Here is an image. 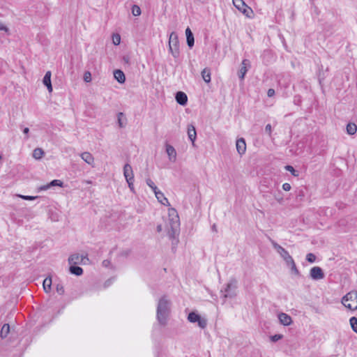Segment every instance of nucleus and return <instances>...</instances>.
Here are the masks:
<instances>
[{
    "instance_id": "f257e3e1",
    "label": "nucleus",
    "mask_w": 357,
    "mask_h": 357,
    "mask_svg": "<svg viewBox=\"0 0 357 357\" xmlns=\"http://www.w3.org/2000/svg\"><path fill=\"white\" fill-rule=\"evenodd\" d=\"M168 222L167 223V235L171 240H175L180 230V220L177 211L173 208L168 210Z\"/></svg>"
},
{
    "instance_id": "f03ea898",
    "label": "nucleus",
    "mask_w": 357,
    "mask_h": 357,
    "mask_svg": "<svg viewBox=\"0 0 357 357\" xmlns=\"http://www.w3.org/2000/svg\"><path fill=\"white\" fill-rule=\"evenodd\" d=\"M171 302L166 296L158 301L157 306V319L160 325L165 326L170 314Z\"/></svg>"
},
{
    "instance_id": "7ed1b4c3",
    "label": "nucleus",
    "mask_w": 357,
    "mask_h": 357,
    "mask_svg": "<svg viewBox=\"0 0 357 357\" xmlns=\"http://www.w3.org/2000/svg\"><path fill=\"white\" fill-rule=\"evenodd\" d=\"M342 303L350 310H357V291H352L347 293L342 298Z\"/></svg>"
},
{
    "instance_id": "20e7f679",
    "label": "nucleus",
    "mask_w": 357,
    "mask_h": 357,
    "mask_svg": "<svg viewBox=\"0 0 357 357\" xmlns=\"http://www.w3.org/2000/svg\"><path fill=\"white\" fill-rule=\"evenodd\" d=\"M169 48L172 56L176 58L179 55V43L178 36L175 32L171 33L169 39Z\"/></svg>"
},
{
    "instance_id": "39448f33",
    "label": "nucleus",
    "mask_w": 357,
    "mask_h": 357,
    "mask_svg": "<svg viewBox=\"0 0 357 357\" xmlns=\"http://www.w3.org/2000/svg\"><path fill=\"white\" fill-rule=\"evenodd\" d=\"M237 288L236 281L235 280H231L227 284L225 289L221 290V293L222 294V297L226 299L227 298H233L234 297L236 294V289Z\"/></svg>"
},
{
    "instance_id": "423d86ee",
    "label": "nucleus",
    "mask_w": 357,
    "mask_h": 357,
    "mask_svg": "<svg viewBox=\"0 0 357 357\" xmlns=\"http://www.w3.org/2000/svg\"><path fill=\"white\" fill-rule=\"evenodd\" d=\"M271 243L274 249L278 252L280 257L284 259L286 264L293 259L289 252L275 241L271 240Z\"/></svg>"
},
{
    "instance_id": "0eeeda50",
    "label": "nucleus",
    "mask_w": 357,
    "mask_h": 357,
    "mask_svg": "<svg viewBox=\"0 0 357 357\" xmlns=\"http://www.w3.org/2000/svg\"><path fill=\"white\" fill-rule=\"evenodd\" d=\"M310 277L314 280H320L324 278L325 274L321 268L314 266L310 271Z\"/></svg>"
},
{
    "instance_id": "6e6552de",
    "label": "nucleus",
    "mask_w": 357,
    "mask_h": 357,
    "mask_svg": "<svg viewBox=\"0 0 357 357\" xmlns=\"http://www.w3.org/2000/svg\"><path fill=\"white\" fill-rule=\"evenodd\" d=\"M250 68V61L248 59H243L241 63V68L238 71V77L243 80L245 77V75Z\"/></svg>"
},
{
    "instance_id": "1a4fd4ad",
    "label": "nucleus",
    "mask_w": 357,
    "mask_h": 357,
    "mask_svg": "<svg viewBox=\"0 0 357 357\" xmlns=\"http://www.w3.org/2000/svg\"><path fill=\"white\" fill-rule=\"evenodd\" d=\"M166 153L168 155L169 160L172 162H175L176 160V151L174 147L169 144L165 146Z\"/></svg>"
},
{
    "instance_id": "9d476101",
    "label": "nucleus",
    "mask_w": 357,
    "mask_h": 357,
    "mask_svg": "<svg viewBox=\"0 0 357 357\" xmlns=\"http://www.w3.org/2000/svg\"><path fill=\"white\" fill-rule=\"evenodd\" d=\"M123 175L126 181H129V180H134L132 168L128 163H126L123 167Z\"/></svg>"
},
{
    "instance_id": "9b49d317",
    "label": "nucleus",
    "mask_w": 357,
    "mask_h": 357,
    "mask_svg": "<svg viewBox=\"0 0 357 357\" xmlns=\"http://www.w3.org/2000/svg\"><path fill=\"white\" fill-rule=\"evenodd\" d=\"M236 146L238 153L241 155L245 153L246 151V144L243 138H240L236 140Z\"/></svg>"
},
{
    "instance_id": "f8f14e48",
    "label": "nucleus",
    "mask_w": 357,
    "mask_h": 357,
    "mask_svg": "<svg viewBox=\"0 0 357 357\" xmlns=\"http://www.w3.org/2000/svg\"><path fill=\"white\" fill-rule=\"evenodd\" d=\"M278 319L280 324L284 326H289L292 323L291 317L286 313H280L278 314Z\"/></svg>"
},
{
    "instance_id": "ddd939ff",
    "label": "nucleus",
    "mask_w": 357,
    "mask_h": 357,
    "mask_svg": "<svg viewBox=\"0 0 357 357\" xmlns=\"http://www.w3.org/2000/svg\"><path fill=\"white\" fill-rule=\"evenodd\" d=\"M175 98L176 102L181 105H185L188 102V97L184 92H177Z\"/></svg>"
},
{
    "instance_id": "4468645a",
    "label": "nucleus",
    "mask_w": 357,
    "mask_h": 357,
    "mask_svg": "<svg viewBox=\"0 0 357 357\" xmlns=\"http://www.w3.org/2000/svg\"><path fill=\"white\" fill-rule=\"evenodd\" d=\"M80 157L82 159L92 167L94 166V158L89 152H84L81 153Z\"/></svg>"
},
{
    "instance_id": "2eb2a0df",
    "label": "nucleus",
    "mask_w": 357,
    "mask_h": 357,
    "mask_svg": "<svg viewBox=\"0 0 357 357\" xmlns=\"http://www.w3.org/2000/svg\"><path fill=\"white\" fill-rule=\"evenodd\" d=\"M185 34H186L187 44L189 46V47L191 48L194 45L195 39H194V36L189 27H188L186 29Z\"/></svg>"
},
{
    "instance_id": "dca6fc26",
    "label": "nucleus",
    "mask_w": 357,
    "mask_h": 357,
    "mask_svg": "<svg viewBox=\"0 0 357 357\" xmlns=\"http://www.w3.org/2000/svg\"><path fill=\"white\" fill-rule=\"evenodd\" d=\"M155 197L158 200L159 202H160L163 205H169V203L168 202V199L165 197L164 194L158 190L154 192Z\"/></svg>"
},
{
    "instance_id": "f3484780",
    "label": "nucleus",
    "mask_w": 357,
    "mask_h": 357,
    "mask_svg": "<svg viewBox=\"0 0 357 357\" xmlns=\"http://www.w3.org/2000/svg\"><path fill=\"white\" fill-rule=\"evenodd\" d=\"M188 135L190 140L192 142V144L194 145L197 134L195 128L192 125H189L188 126Z\"/></svg>"
},
{
    "instance_id": "a211bd4d",
    "label": "nucleus",
    "mask_w": 357,
    "mask_h": 357,
    "mask_svg": "<svg viewBox=\"0 0 357 357\" xmlns=\"http://www.w3.org/2000/svg\"><path fill=\"white\" fill-rule=\"evenodd\" d=\"M114 78L117 80L118 82L123 84L126 81V77L123 72L121 70H115L114 71Z\"/></svg>"
},
{
    "instance_id": "6ab92c4d",
    "label": "nucleus",
    "mask_w": 357,
    "mask_h": 357,
    "mask_svg": "<svg viewBox=\"0 0 357 357\" xmlns=\"http://www.w3.org/2000/svg\"><path fill=\"white\" fill-rule=\"evenodd\" d=\"M56 185L61 187L63 185V182L60 180L55 179L52 181L49 184L40 187V190H46L49 189L50 187Z\"/></svg>"
},
{
    "instance_id": "aec40b11",
    "label": "nucleus",
    "mask_w": 357,
    "mask_h": 357,
    "mask_svg": "<svg viewBox=\"0 0 357 357\" xmlns=\"http://www.w3.org/2000/svg\"><path fill=\"white\" fill-rule=\"evenodd\" d=\"M83 260V257L79 255L78 254H74L69 257L68 262L70 264H77L82 262Z\"/></svg>"
},
{
    "instance_id": "412c9836",
    "label": "nucleus",
    "mask_w": 357,
    "mask_h": 357,
    "mask_svg": "<svg viewBox=\"0 0 357 357\" xmlns=\"http://www.w3.org/2000/svg\"><path fill=\"white\" fill-rule=\"evenodd\" d=\"M202 77L205 82L209 83L211 82V70L209 68H204L202 71Z\"/></svg>"
},
{
    "instance_id": "4be33fe9",
    "label": "nucleus",
    "mask_w": 357,
    "mask_h": 357,
    "mask_svg": "<svg viewBox=\"0 0 357 357\" xmlns=\"http://www.w3.org/2000/svg\"><path fill=\"white\" fill-rule=\"evenodd\" d=\"M52 278L50 277L49 278H46L44 281H43V289H44V291L46 292V293H48L51 290V286H52Z\"/></svg>"
},
{
    "instance_id": "5701e85b",
    "label": "nucleus",
    "mask_w": 357,
    "mask_h": 357,
    "mask_svg": "<svg viewBox=\"0 0 357 357\" xmlns=\"http://www.w3.org/2000/svg\"><path fill=\"white\" fill-rule=\"evenodd\" d=\"M357 126L354 123H349L347 125V132L349 135H353L356 132Z\"/></svg>"
},
{
    "instance_id": "b1692460",
    "label": "nucleus",
    "mask_w": 357,
    "mask_h": 357,
    "mask_svg": "<svg viewBox=\"0 0 357 357\" xmlns=\"http://www.w3.org/2000/svg\"><path fill=\"white\" fill-rule=\"evenodd\" d=\"M10 332V326L8 324H5L3 325L1 332H0V336L1 338H5L7 337Z\"/></svg>"
},
{
    "instance_id": "393cba45",
    "label": "nucleus",
    "mask_w": 357,
    "mask_h": 357,
    "mask_svg": "<svg viewBox=\"0 0 357 357\" xmlns=\"http://www.w3.org/2000/svg\"><path fill=\"white\" fill-rule=\"evenodd\" d=\"M70 272L75 275H81L83 273V269L79 266H71L70 267Z\"/></svg>"
},
{
    "instance_id": "a878e982",
    "label": "nucleus",
    "mask_w": 357,
    "mask_h": 357,
    "mask_svg": "<svg viewBox=\"0 0 357 357\" xmlns=\"http://www.w3.org/2000/svg\"><path fill=\"white\" fill-rule=\"evenodd\" d=\"M118 123L120 128H123L126 126V119L124 116L123 113L119 112L118 114Z\"/></svg>"
},
{
    "instance_id": "bb28decb",
    "label": "nucleus",
    "mask_w": 357,
    "mask_h": 357,
    "mask_svg": "<svg viewBox=\"0 0 357 357\" xmlns=\"http://www.w3.org/2000/svg\"><path fill=\"white\" fill-rule=\"evenodd\" d=\"M44 155V151L40 148H36L33 151V157L35 159H40Z\"/></svg>"
},
{
    "instance_id": "cd10ccee",
    "label": "nucleus",
    "mask_w": 357,
    "mask_h": 357,
    "mask_svg": "<svg viewBox=\"0 0 357 357\" xmlns=\"http://www.w3.org/2000/svg\"><path fill=\"white\" fill-rule=\"evenodd\" d=\"M288 266L290 267L291 268V271L293 273H294L295 275H300V272L298 270L296 266V264L294 261V259H292L291 261H290L289 263H287V264Z\"/></svg>"
},
{
    "instance_id": "c85d7f7f",
    "label": "nucleus",
    "mask_w": 357,
    "mask_h": 357,
    "mask_svg": "<svg viewBox=\"0 0 357 357\" xmlns=\"http://www.w3.org/2000/svg\"><path fill=\"white\" fill-rule=\"evenodd\" d=\"M201 317L196 314L195 312H190L188 316V320L191 323H195L197 322Z\"/></svg>"
},
{
    "instance_id": "c756f323",
    "label": "nucleus",
    "mask_w": 357,
    "mask_h": 357,
    "mask_svg": "<svg viewBox=\"0 0 357 357\" xmlns=\"http://www.w3.org/2000/svg\"><path fill=\"white\" fill-rule=\"evenodd\" d=\"M234 6L238 10H242V7L246 6V4L243 0H232Z\"/></svg>"
},
{
    "instance_id": "7c9ffc66",
    "label": "nucleus",
    "mask_w": 357,
    "mask_h": 357,
    "mask_svg": "<svg viewBox=\"0 0 357 357\" xmlns=\"http://www.w3.org/2000/svg\"><path fill=\"white\" fill-rule=\"evenodd\" d=\"M112 43L114 45H118L121 43V36L119 33L112 35Z\"/></svg>"
},
{
    "instance_id": "2f4dec72",
    "label": "nucleus",
    "mask_w": 357,
    "mask_h": 357,
    "mask_svg": "<svg viewBox=\"0 0 357 357\" xmlns=\"http://www.w3.org/2000/svg\"><path fill=\"white\" fill-rule=\"evenodd\" d=\"M43 82L44 85L51 83V72L50 71H47L45 73V75L43 77Z\"/></svg>"
},
{
    "instance_id": "473e14b6",
    "label": "nucleus",
    "mask_w": 357,
    "mask_h": 357,
    "mask_svg": "<svg viewBox=\"0 0 357 357\" xmlns=\"http://www.w3.org/2000/svg\"><path fill=\"white\" fill-rule=\"evenodd\" d=\"M350 325L354 331H356L357 330V318L355 317H352L350 320Z\"/></svg>"
},
{
    "instance_id": "72a5a7b5",
    "label": "nucleus",
    "mask_w": 357,
    "mask_h": 357,
    "mask_svg": "<svg viewBox=\"0 0 357 357\" xmlns=\"http://www.w3.org/2000/svg\"><path fill=\"white\" fill-rule=\"evenodd\" d=\"M132 13L134 16H139L141 15V9L137 5H133L132 7Z\"/></svg>"
},
{
    "instance_id": "f704fd0d",
    "label": "nucleus",
    "mask_w": 357,
    "mask_h": 357,
    "mask_svg": "<svg viewBox=\"0 0 357 357\" xmlns=\"http://www.w3.org/2000/svg\"><path fill=\"white\" fill-rule=\"evenodd\" d=\"M146 183L153 190L154 192H155V191L158 190L157 186L155 185V183L151 179L147 178Z\"/></svg>"
},
{
    "instance_id": "c9c22d12",
    "label": "nucleus",
    "mask_w": 357,
    "mask_h": 357,
    "mask_svg": "<svg viewBox=\"0 0 357 357\" xmlns=\"http://www.w3.org/2000/svg\"><path fill=\"white\" fill-rule=\"evenodd\" d=\"M197 323H198V326L200 328H206V326L207 325V320L205 318L200 317L199 319L198 320Z\"/></svg>"
},
{
    "instance_id": "e433bc0d",
    "label": "nucleus",
    "mask_w": 357,
    "mask_h": 357,
    "mask_svg": "<svg viewBox=\"0 0 357 357\" xmlns=\"http://www.w3.org/2000/svg\"><path fill=\"white\" fill-rule=\"evenodd\" d=\"M306 259L310 263H313L316 260V256L312 253H308L306 255Z\"/></svg>"
},
{
    "instance_id": "4c0bfd02",
    "label": "nucleus",
    "mask_w": 357,
    "mask_h": 357,
    "mask_svg": "<svg viewBox=\"0 0 357 357\" xmlns=\"http://www.w3.org/2000/svg\"><path fill=\"white\" fill-rule=\"evenodd\" d=\"M56 292L60 295H63L64 294V288L61 284H56Z\"/></svg>"
},
{
    "instance_id": "58836bf2",
    "label": "nucleus",
    "mask_w": 357,
    "mask_h": 357,
    "mask_svg": "<svg viewBox=\"0 0 357 357\" xmlns=\"http://www.w3.org/2000/svg\"><path fill=\"white\" fill-rule=\"evenodd\" d=\"M240 11H241L243 14L246 15L247 16H249V13H252V10H251V8L250 7H248L247 5L246 6H243L242 7V10H239Z\"/></svg>"
},
{
    "instance_id": "ea45409f",
    "label": "nucleus",
    "mask_w": 357,
    "mask_h": 357,
    "mask_svg": "<svg viewBox=\"0 0 357 357\" xmlns=\"http://www.w3.org/2000/svg\"><path fill=\"white\" fill-rule=\"evenodd\" d=\"M285 169L290 172L294 176H298V174L296 173V171L294 169V168L291 165H287L285 167Z\"/></svg>"
},
{
    "instance_id": "a19ab883",
    "label": "nucleus",
    "mask_w": 357,
    "mask_h": 357,
    "mask_svg": "<svg viewBox=\"0 0 357 357\" xmlns=\"http://www.w3.org/2000/svg\"><path fill=\"white\" fill-rule=\"evenodd\" d=\"M84 80L86 82H90L91 81V74L90 72L86 71L84 75Z\"/></svg>"
},
{
    "instance_id": "79ce46f5",
    "label": "nucleus",
    "mask_w": 357,
    "mask_h": 357,
    "mask_svg": "<svg viewBox=\"0 0 357 357\" xmlns=\"http://www.w3.org/2000/svg\"><path fill=\"white\" fill-rule=\"evenodd\" d=\"M265 132L268 135L269 137H271L272 127L271 124H267L266 126Z\"/></svg>"
},
{
    "instance_id": "37998d69",
    "label": "nucleus",
    "mask_w": 357,
    "mask_h": 357,
    "mask_svg": "<svg viewBox=\"0 0 357 357\" xmlns=\"http://www.w3.org/2000/svg\"><path fill=\"white\" fill-rule=\"evenodd\" d=\"M18 196L24 200H34L38 197L27 196V195H18Z\"/></svg>"
},
{
    "instance_id": "c03bdc74",
    "label": "nucleus",
    "mask_w": 357,
    "mask_h": 357,
    "mask_svg": "<svg viewBox=\"0 0 357 357\" xmlns=\"http://www.w3.org/2000/svg\"><path fill=\"white\" fill-rule=\"evenodd\" d=\"M282 335L280 334H277L275 335L271 336V339L273 342H277L278 340L282 339Z\"/></svg>"
},
{
    "instance_id": "a18cd8bd",
    "label": "nucleus",
    "mask_w": 357,
    "mask_h": 357,
    "mask_svg": "<svg viewBox=\"0 0 357 357\" xmlns=\"http://www.w3.org/2000/svg\"><path fill=\"white\" fill-rule=\"evenodd\" d=\"M282 189L285 191H289L291 190V185L288 183H285L282 185Z\"/></svg>"
},
{
    "instance_id": "49530a36",
    "label": "nucleus",
    "mask_w": 357,
    "mask_h": 357,
    "mask_svg": "<svg viewBox=\"0 0 357 357\" xmlns=\"http://www.w3.org/2000/svg\"><path fill=\"white\" fill-rule=\"evenodd\" d=\"M133 181L134 180H129V181H127L128 184V187L130 188V190L132 191V192H134V184H133Z\"/></svg>"
},
{
    "instance_id": "de8ad7c7",
    "label": "nucleus",
    "mask_w": 357,
    "mask_h": 357,
    "mask_svg": "<svg viewBox=\"0 0 357 357\" xmlns=\"http://www.w3.org/2000/svg\"><path fill=\"white\" fill-rule=\"evenodd\" d=\"M0 31H8V27H6L2 22H0Z\"/></svg>"
},
{
    "instance_id": "09e8293b",
    "label": "nucleus",
    "mask_w": 357,
    "mask_h": 357,
    "mask_svg": "<svg viewBox=\"0 0 357 357\" xmlns=\"http://www.w3.org/2000/svg\"><path fill=\"white\" fill-rule=\"evenodd\" d=\"M267 95L268 97H272L275 95V90L273 89H269L267 92Z\"/></svg>"
},
{
    "instance_id": "8fccbe9b",
    "label": "nucleus",
    "mask_w": 357,
    "mask_h": 357,
    "mask_svg": "<svg viewBox=\"0 0 357 357\" xmlns=\"http://www.w3.org/2000/svg\"><path fill=\"white\" fill-rule=\"evenodd\" d=\"M102 266L105 267H108L110 265V261L105 259L102 261Z\"/></svg>"
},
{
    "instance_id": "3c124183",
    "label": "nucleus",
    "mask_w": 357,
    "mask_h": 357,
    "mask_svg": "<svg viewBox=\"0 0 357 357\" xmlns=\"http://www.w3.org/2000/svg\"><path fill=\"white\" fill-rule=\"evenodd\" d=\"M29 132V129L28 128H25L23 130V132L26 135V139L29 138V136H28Z\"/></svg>"
},
{
    "instance_id": "603ef678",
    "label": "nucleus",
    "mask_w": 357,
    "mask_h": 357,
    "mask_svg": "<svg viewBox=\"0 0 357 357\" xmlns=\"http://www.w3.org/2000/svg\"><path fill=\"white\" fill-rule=\"evenodd\" d=\"M47 88V90L49 92H52V83H50L48 84H46L45 85Z\"/></svg>"
},
{
    "instance_id": "864d4df0",
    "label": "nucleus",
    "mask_w": 357,
    "mask_h": 357,
    "mask_svg": "<svg viewBox=\"0 0 357 357\" xmlns=\"http://www.w3.org/2000/svg\"><path fill=\"white\" fill-rule=\"evenodd\" d=\"M212 230L215 232H217V226L215 224H213L212 226Z\"/></svg>"
},
{
    "instance_id": "5fc2aeb1",
    "label": "nucleus",
    "mask_w": 357,
    "mask_h": 357,
    "mask_svg": "<svg viewBox=\"0 0 357 357\" xmlns=\"http://www.w3.org/2000/svg\"><path fill=\"white\" fill-rule=\"evenodd\" d=\"M157 231H158V232H160V231H162V225H158V227H157Z\"/></svg>"
},
{
    "instance_id": "6e6d98bb",
    "label": "nucleus",
    "mask_w": 357,
    "mask_h": 357,
    "mask_svg": "<svg viewBox=\"0 0 357 357\" xmlns=\"http://www.w3.org/2000/svg\"><path fill=\"white\" fill-rule=\"evenodd\" d=\"M123 60H124L126 62H128V57H123Z\"/></svg>"
},
{
    "instance_id": "4d7b16f0",
    "label": "nucleus",
    "mask_w": 357,
    "mask_h": 357,
    "mask_svg": "<svg viewBox=\"0 0 357 357\" xmlns=\"http://www.w3.org/2000/svg\"><path fill=\"white\" fill-rule=\"evenodd\" d=\"M86 183H91V181H86Z\"/></svg>"
},
{
    "instance_id": "13d9d810",
    "label": "nucleus",
    "mask_w": 357,
    "mask_h": 357,
    "mask_svg": "<svg viewBox=\"0 0 357 357\" xmlns=\"http://www.w3.org/2000/svg\"><path fill=\"white\" fill-rule=\"evenodd\" d=\"M1 158H2V157H1V155H0V160L1 159Z\"/></svg>"
},
{
    "instance_id": "bf43d9fd",
    "label": "nucleus",
    "mask_w": 357,
    "mask_h": 357,
    "mask_svg": "<svg viewBox=\"0 0 357 357\" xmlns=\"http://www.w3.org/2000/svg\"><path fill=\"white\" fill-rule=\"evenodd\" d=\"M355 332L357 333V330H356V331H355Z\"/></svg>"
}]
</instances>
